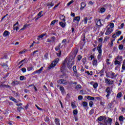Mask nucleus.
I'll use <instances>...</instances> for the list:
<instances>
[{"label":"nucleus","mask_w":125,"mask_h":125,"mask_svg":"<svg viewBox=\"0 0 125 125\" xmlns=\"http://www.w3.org/2000/svg\"><path fill=\"white\" fill-rule=\"evenodd\" d=\"M105 11H106V9H105V8H102L100 9L101 13H104V12H105Z\"/></svg>","instance_id":"obj_41"},{"label":"nucleus","mask_w":125,"mask_h":125,"mask_svg":"<svg viewBox=\"0 0 125 125\" xmlns=\"http://www.w3.org/2000/svg\"><path fill=\"white\" fill-rule=\"evenodd\" d=\"M78 61H81V60H82V59L83 58V56H81V55H79L78 56Z\"/></svg>","instance_id":"obj_51"},{"label":"nucleus","mask_w":125,"mask_h":125,"mask_svg":"<svg viewBox=\"0 0 125 125\" xmlns=\"http://www.w3.org/2000/svg\"><path fill=\"white\" fill-rule=\"evenodd\" d=\"M9 35H10V32L7 30H5L3 33V37H8Z\"/></svg>","instance_id":"obj_18"},{"label":"nucleus","mask_w":125,"mask_h":125,"mask_svg":"<svg viewBox=\"0 0 125 125\" xmlns=\"http://www.w3.org/2000/svg\"><path fill=\"white\" fill-rule=\"evenodd\" d=\"M87 99H88V100H94L95 99L94 98V97H91L90 96H88L87 97Z\"/></svg>","instance_id":"obj_37"},{"label":"nucleus","mask_w":125,"mask_h":125,"mask_svg":"<svg viewBox=\"0 0 125 125\" xmlns=\"http://www.w3.org/2000/svg\"><path fill=\"white\" fill-rule=\"evenodd\" d=\"M121 73H123L124 71H125V63H123L122 65Z\"/></svg>","instance_id":"obj_39"},{"label":"nucleus","mask_w":125,"mask_h":125,"mask_svg":"<svg viewBox=\"0 0 125 125\" xmlns=\"http://www.w3.org/2000/svg\"><path fill=\"white\" fill-rule=\"evenodd\" d=\"M81 88H82V86L80 84H78L75 87V89H77V90H80Z\"/></svg>","instance_id":"obj_35"},{"label":"nucleus","mask_w":125,"mask_h":125,"mask_svg":"<svg viewBox=\"0 0 125 125\" xmlns=\"http://www.w3.org/2000/svg\"><path fill=\"white\" fill-rule=\"evenodd\" d=\"M51 42H55V40H56V38L54 36L51 37Z\"/></svg>","instance_id":"obj_34"},{"label":"nucleus","mask_w":125,"mask_h":125,"mask_svg":"<svg viewBox=\"0 0 125 125\" xmlns=\"http://www.w3.org/2000/svg\"><path fill=\"white\" fill-rule=\"evenodd\" d=\"M44 5H46V6H49V7H52L54 5V4H53L52 2H48L44 4Z\"/></svg>","instance_id":"obj_24"},{"label":"nucleus","mask_w":125,"mask_h":125,"mask_svg":"<svg viewBox=\"0 0 125 125\" xmlns=\"http://www.w3.org/2000/svg\"><path fill=\"white\" fill-rule=\"evenodd\" d=\"M90 84H91L93 85V87L95 89H96L97 87H98V83H94L93 82H91L90 83Z\"/></svg>","instance_id":"obj_11"},{"label":"nucleus","mask_w":125,"mask_h":125,"mask_svg":"<svg viewBox=\"0 0 125 125\" xmlns=\"http://www.w3.org/2000/svg\"><path fill=\"white\" fill-rule=\"evenodd\" d=\"M106 63L108 66L111 64V62H110V60L109 59H106Z\"/></svg>","instance_id":"obj_44"},{"label":"nucleus","mask_w":125,"mask_h":125,"mask_svg":"<svg viewBox=\"0 0 125 125\" xmlns=\"http://www.w3.org/2000/svg\"><path fill=\"white\" fill-rule=\"evenodd\" d=\"M97 49L99 52V55L97 56V58L99 60H100L102 57V45L99 44Z\"/></svg>","instance_id":"obj_2"},{"label":"nucleus","mask_w":125,"mask_h":125,"mask_svg":"<svg viewBox=\"0 0 125 125\" xmlns=\"http://www.w3.org/2000/svg\"><path fill=\"white\" fill-rule=\"evenodd\" d=\"M73 115L74 116L78 115V110L77 109L73 110Z\"/></svg>","instance_id":"obj_47"},{"label":"nucleus","mask_w":125,"mask_h":125,"mask_svg":"<svg viewBox=\"0 0 125 125\" xmlns=\"http://www.w3.org/2000/svg\"><path fill=\"white\" fill-rule=\"evenodd\" d=\"M112 32H113V30H112V29H111V28H108L106 31L105 35H110V34H111Z\"/></svg>","instance_id":"obj_15"},{"label":"nucleus","mask_w":125,"mask_h":125,"mask_svg":"<svg viewBox=\"0 0 125 125\" xmlns=\"http://www.w3.org/2000/svg\"><path fill=\"white\" fill-rule=\"evenodd\" d=\"M42 70H43V67H42L39 70H37L34 71V72H33L32 75H36V74H41Z\"/></svg>","instance_id":"obj_10"},{"label":"nucleus","mask_w":125,"mask_h":125,"mask_svg":"<svg viewBox=\"0 0 125 125\" xmlns=\"http://www.w3.org/2000/svg\"><path fill=\"white\" fill-rule=\"evenodd\" d=\"M71 106L73 109H75V108H77V105H76V104L74 102L71 103Z\"/></svg>","instance_id":"obj_38"},{"label":"nucleus","mask_w":125,"mask_h":125,"mask_svg":"<svg viewBox=\"0 0 125 125\" xmlns=\"http://www.w3.org/2000/svg\"><path fill=\"white\" fill-rule=\"evenodd\" d=\"M82 105H83V108H84V109H86V108H87V106H88L87 102H83L82 103Z\"/></svg>","instance_id":"obj_27"},{"label":"nucleus","mask_w":125,"mask_h":125,"mask_svg":"<svg viewBox=\"0 0 125 125\" xmlns=\"http://www.w3.org/2000/svg\"><path fill=\"white\" fill-rule=\"evenodd\" d=\"M44 121H45V122H46V123H48V125H54V124H51V125H50L49 117H47V116H46V117L44 118Z\"/></svg>","instance_id":"obj_22"},{"label":"nucleus","mask_w":125,"mask_h":125,"mask_svg":"<svg viewBox=\"0 0 125 125\" xmlns=\"http://www.w3.org/2000/svg\"><path fill=\"white\" fill-rule=\"evenodd\" d=\"M60 90L61 91L62 94L65 93V89L62 86H60Z\"/></svg>","instance_id":"obj_26"},{"label":"nucleus","mask_w":125,"mask_h":125,"mask_svg":"<svg viewBox=\"0 0 125 125\" xmlns=\"http://www.w3.org/2000/svg\"><path fill=\"white\" fill-rule=\"evenodd\" d=\"M103 120H104V117H103V116H100L98 118L97 121H98V122H102V121H103Z\"/></svg>","instance_id":"obj_31"},{"label":"nucleus","mask_w":125,"mask_h":125,"mask_svg":"<svg viewBox=\"0 0 125 125\" xmlns=\"http://www.w3.org/2000/svg\"><path fill=\"white\" fill-rule=\"evenodd\" d=\"M56 22H58V21L55 20L52 21V22L50 23L51 26H53V25H54L55 24V23H56Z\"/></svg>","instance_id":"obj_36"},{"label":"nucleus","mask_w":125,"mask_h":125,"mask_svg":"<svg viewBox=\"0 0 125 125\" xmlns=\"http://www.w3.org/2000/svg\"><path fill=\"white\" fill-rule=\"evenodd\" d=\"M106 92L107 93V95H106V97H107V99H109V97L110 96V94L112 93V91L110 90L109 87H107L105 90Z\"/></svg>","instance_id":"obj_7"},{"label":"nucleus","mask_w":125,"mask_h":125,"mask_svg":"<svg viewBox=\"0 0 125 125\" xmlns=\"http://www.w3.org/2000/svg\"><path fill=\"white\" fill-rule=\"evenodd\" d=\"M119 121L120 122H123L124 121V117L123 116H120L119 117Z\"/></svg>","instance_id":"obj_57"},{"label":"nucleus","mask_w":125,"mask_h":125,"mask_svg":"<svg viewBox=\"0 0 125 125\" xmlns=\"http://www.w3.org/2000/svg\"><path fill=\"white\" fill-rule=\"evenodd\" d=\"M27 26H30V24H28V25H24L23 26V27L22 28L21 30L22 31V30H25V29H26L27 28Z\"/></svg>","instance_id":"obj_49"},{"label":"nucleus","mask_w":125,"mask_h":125,"mask_svg":"<svg viewBox=\"0 0 125 125\" xmlns=\"http://www.w3.org/2000/svg\"><path fill=\"white\" fill-rule=\"evenodd\" d=\"M4 87H10V86L9 85H6V84H3L2 83H1L0 84V88H4Z\"/></svg>","instance_id":"obj_21"},{"label":"nucleus","mask_w":125,"mask_h":125,"mask_svg":"<svg viewBox=\"0 0 125 125\" xmlns=\"http://www.w3.org/2000/svg\"><path fill=\"white\" fill-rule=\"evenodd\" d=\"M108 74H110V76L107 77L110 79H116V78H117V76L118 75V74H115V73L112 71L109 72Z\"/></svg>","instance_id":"obj_6"},{"label":"nucleus","mask_w":125,"mask_h":125,"mask_svg":"<svg viewBox=\"0 0 125 125\" xmlns=\"http://www.w3.org/2000/svg\"><path fill=\"white\" fill-rule=\"evenodd\" d=\"M105 83H107V84H113V83H114V81L111 79L105 78Z\"/></svg>","instance_id":"obj_8"},{"label":"nucleus","mask_w":125,"mask_h":125,"mask_svg":"<svg viewBox=\"0 0 125 125\" xmlns=\"http://www.w3.org/2000/svg\"><path fill=\"white\" fill-rule=\"evenodd\" d=\"M24 79H25V76H21L20 77V80L21 81H24Z\"/></svg>","instance_id":"obj_50"},{"label":"nucleus","mask_w":125,"mask_h":125,"mask_svg":"<svg viewBox=\"0 0 125 125\" xmlns=\"http://www.w3.org/2000/svg\"><path fill=\"white\" fill-rule=\"evenodd\" d=\"M9 99H10V100H11V101H13V100L14 99V98L12 96H9Z\"/></svg>","instance_id":"obj_64"},{"label":"nucleus","mask_w":125,"mask_h":125,"mask_svg":"<svg viewBox=\"0 0 125 125\" xmlns=\"http://www.w3.org/2000/svg\"><path fill=\"white\" fill-rule=\"evenodd\" d=\"M9 75V73H7L5 74L4 77H3V79H5V78H7Z\"/></svg>","instance_id":"obj_63"},{"label":"nucleus","mask_w":125,"mask_h":125,"mask_svg":"<svg viewBox=\"0 0 125 125\" xmlns=\"http://www.w3.org/2000/svg\"><path fill=\"white\" fill-rule=\"evenodd\" d=\"M58 82L60 83V84H67V81L65 80L64 79H61L59 80Z\"/></svg>","instance_id":"obj_12"},{"label":"nucleus","mask_w":125,"mask_h":125,"mask_svg":"<svg viewBox=\"0 0 125 125\" xmlns=\"http://www.w3.org/2000/svg\"><path fill=\"white\" fill-rule=\"evenodd\" d=\"M78 99L79 100H82L83 99V96L82 95L79 96L78 97Z\"/></svg>","instance_id":"obj_61"},{"label":"nucleus","mask_w":125,"mask_h":125,"mask_svg":"<svg viewBox=\"0 0 125 125\" xmlns=\"http://www.w3.org/2000/svg\"><path fill=\"white\" fill-rule=\"evenodd\" d=\"M115 60L122 62V61H123V56L120 55L117 56L115 58Z\"/></svg>","instance_id":"obj_16"},{"label":"nucleus","mask_w":125,"mask_h":125,"mask_svg":"<svg viewBox=\"0 0 125 125\" xmlns=\"http://www.w3.org/2000/svg\"><path fill=\"white\" fill-rule=\"evenodd\" d=\"M44 56L45 59H47L48 58V54L45 53Z\"/></svg>","instance_id":"obj_60"},{"label":"nucleus","mask_w":125,"mask_h":125,"mask_svg":"<svg viewBox=\"0 0 125 125\" xmlns=\"http://www.w3.org/2000/svg\"><path fill=\"white\" fill-rule=\"evenodd\" d=\"M94 113V109H92L89 112V115H92Z\"/></svg>","instance_id":"obj_56"},{"label":"nucleus","mask_w":125,"mask_h":125,"mask_svg":"<svg viewBox=\"0 0 125 125\" xmlns=\"http://www.w3.org/2000/svg\"><path fill=\"white\" fill-rule=\"evenodd\" d=\"M96 24L97 26H102V25H103V21H101L100 20H98L96 21Z\"/></svg>","instance_id":"obj_13"},{"label":"nucleus","mask_w":125,"mask_h":125,"mask_svg":"<svg viewBox=\"0 0 125 125\" xmlns=\"http://www.w3.org/2000/svg\"><path fill=\"white\" fill-rule=\"evenodd\" d=\"M62 47V46H61V43H59L55 48L56 51H58L57 52L56 54L57 56H58L59 57H60V56H61V50L60 49H61Z\"/></svg>","instance_id":"obj_3"},{"label":"nucleus","mask_w":125,"mask_h":125,"mask_svg":"<svg viewBox=\"0 0 125 125\" xmlns=\"http://www.w3.org/2000/svg\"><path fill=\"white\" fill-rule=\"evenodd\" d=\"M80 20H81V17L80 16L74 17V18L73 19V22H76V21H77V25H79V22H80Z\"/></svg>","instance_id":"obj_9"},{"label":"nucleus","mask_w":125,"mask_h":125,"mask_svg":"<svg viewBox=\"0 0 125 125\" xmlns=\"http://www.w3.org/2000/svg\"><path fill=\"white\" fill-rule=\"evenodd\" d=\"M21 70L22 71V73H26V68L25 67L21 68Z\"/></svg>","instance_id":"obj_53"},{"label":"nucleus","mask_w":125,"mask_h":125,"mask_svg":"<svg viewBox=\"0 0 125 125\" xmlns=\"http://www.w3.org/2000/svg\"><path fill=\"white\" fill-rule=\"evenodd\" d=\"M89 105L90 107H92V106H93V101H90L89 103Z\"/></svg>","instance_id":"obj_52"},{"label":"nucleus","mask_w":125,"mask_h":125,"mask_svg":"<svg viewBox=\"0 0 125 125\" xmlns=\"http://www.w3.org/2000/svg\"><path fill=\"white\" fill-rule=\"evenodd\" d=\"M12 101H13V102L15 103H16V104H18V101H17V100H16L15 98H14Z\"/></svg>","instance_id":"obj_59"},{"label":"nucleus","mask_w":125,"mask_h":125,"mask_svg":"<svg viewBox=\"0 0 125 125\" xmlns=\"http://www.w3.org/2000/svg\"><path fill=\"white\" fill-rule=\"evenodd\" d=\"M32 70H33V66L27 67V71H32Z\"/></svg>","instance_id":"obj_58"},{"label":"nucleus","mask_w":125,"mask_h":125,"mask_svg":"<svg viewBox=\"0 0 125 125\" xmlns=\"http://www.w3.org/2000/svg\"><path fill=\"white\" fill-rule=\"evenodd\" d=\"M81 6H82V7L84 8V7L85 6V3H84V2H82L81 3Z\"/></svg>","instance_id":"obj_55"},{"label":"nucleus","mask_w":125,"mask_h":125,"mask_svg":"<svg viewBox=\"0 0 125 125\" xmlns=\"http://www.w3.org/2000/svg\"><path fill=\"white\" fill-rule=\"evenodd\" d=\"M114 65L116 66V65H118L119 67H121V65H122V62H120L119 61H118L117 60H115L114 62Z\"/></svg>","instance_id":"obj_20"},{"label":"nucleus","mask_w":125,"mask_h":125,"mask_svg":"<svg viewBox=\"0 0 125 125\" xmlns=\"http://www.w3.org/2000/svg\"><path fill=\"white\" fill-rule=\"evenodd\" d=\"M114 23H111L110 24V28H114Z\"/></svg>","instance_id":"obj_62"},{"label":"nucleus","mask_w":125,"mask_h":125,"mask_svg":"<svg viewBox=\"0 0 125 125\" xmlns=\"http://www.w3.org/2000/svg\"><path fill=\"white\" fill-rule=\"evenodd\" d=\"M83 21H84V24H87V21H88V20H87V17H84V19Z\"/></svg>","instance_id":"obj_40"},{"label":"nucleus","mask_w":125,"mask_h":125,"mask_svg":"<svg viewBox=\"0 0 125 125\" xmlns=\"http://www.w3.org/2000/svg\"><path fill=\"white\" fill-rule=\"evenodd\" d=\"M60 19H61L62 21H63V22H65L66 21V20L65 19V16L62 15H61L60 16Z\"/></svg>","instance_id":"obj_29"},{"label":"nucleus","mask_w":125,"mask_h":125,"mask_svg":"<svg viewBox=\"0 0 125 125\" xmlns=\"http://www.w3.org/2000/svg\"><path fill=\"white\" fill-rule=\"evenodd\" d=\"M92 64L94 66H97V59H95L93 60Z\"/></svg>","instance_id":"obj_30"},{"label":"nucleus","mask_w":125,"mask_h":125,"mask_svg":"<svg viewBox=\"0 0 125 125\" xmlns=\"http://www.w3.org/2000/svg\"><path fill=\"white\" fill-rule=\"evenodd\" d=\"M64 22L61 21L59 22V25L62 27V28H65L66 27V22L63 21Z\"/></svg>","instance_id":"obj_19"},{"label":"nucleus","mask_w":125,"mask_h":125,"mask_svg":"<svg viewBox=\"0 0 125 125\" xmlns=\"http://www.w3.org/2000/svg\"><path fill=\"white\" fill-rule=\"evenodd\" d=\"M73 2H74V0H72L70 1H69L68 3H67V6H70L72 3H73Z\"/></svg>","instance_id":"obj_48"},{"label":"nucleus","mask_w":125,"mask_h":125,"mask_svg":"<svg viewBox=\"0 0 125 125\" xmlns=\"http://www.w3.org/2000/svg\"><path fill=\"white\" fill-rule=\"evenodd\" d=\"M55 124L56 125H60V120L58 118H55L54 120Z\"/></svg>","instance_id":"obj_23"},{"label":"nucleus","mask_w":125,"mask_h":125,"mask_svg":"<svg viewBox=\"0 0 125 125\" xmlns=\"http://www.w3.org/2000/svg\"><path fill=\"white\" fill-rule=\"evenodd\" d=\"M98 42H100V43H101V44H100V45H102V43L103 42V38H99L98 39Z\"/></svg>","instance_id":"obj_33"},{"label":"nucleus","mask_w":125,"mask_h":125,"mask_svg":"<svg viewBox=\"0 0 125 125\" xmlns=\"http://www.w3.org/2000/svg\"><path fill=\"white\" fill-rule=\"evenodd\" d=\"M78 52H79V51L78 50V49H75L73 51V55H74V56H76V55H77V54H78Z\"/></svg>","instance_id":"obj_32"},{"label":"nucleus","mask_w":125,"mask_h":125,"mask_svg":"<svg viewBox=\"0 0 125 125\" xmlns=\"http://www.w3.org/2000/svg\"><path fill=\"white\" fill-rule=\"evenodd\" d=\"M58 62H59V58H56L48 67V69H52V68H54Z\"/></svg>","instance_id":"obj_4"},{"label":"nucleus","mask_w":125,"mask_h":125,"mask_svg":"<svg viewBox=\"0 0 125 125\" xmlns=\"http://www.w3.org/2000/svg\"><path fill=\"white\" fill-rule=\"evenodd\" d=\"M46 35V33L41 34V35L38 36L37 38L38 41H40L41 39H42V38Z\"/></svg>","instance_id":"obj_25"},{"label":"nucleus","mask_w":125,"mask_h":125,"mask_svg":"<svg viewBox=\"0 0 125 125\" xmlns=\"http://www.w3.org/2000/svg\"><path fill=\"white\" fill-rule=\"evenodd\" d=\"M75 64V59L73 57H70L68 62H67V68L68 69H72V67H73V65Z\"/></svg>","instance_id":"obj_1"},{"label":"nucleus","mask_w":125,"mask_h":125,"mask_svg":"<svg viewBox=\"0 0 125 125\" xmlns=\"http://www.w3.org/2000/svg\"><path fill=\"white\" fill-rule=\"evenodd\" d=\"M117 37H119V36H121L122 35V31H119L116 32V34H115Z\"/></svg>","instance_id":"obj_43"},{"label":"nucleus","mask_w":125,"mask_h":125,"mask_svg":"<svg viewBox=\"0 0 125 125\" xmlns=\"http://www.w3.org/2000/svg\"><path fill=\"white\" fill-rule=\"evenodd\" d=\"M38 17L35 19V20H38V19H40L41 17H42L43 16V15H42V11H40L38 14Z\"/></svg>","instance_id":"obj_17"},{"label":"nucleus","mask_w":125,"mask_h":125,"mask_svg":"<svg viewBox=\"0 0 125 125\" xmlns=\"http://www.w3.org/2000/svg\"><path fill=\"white\" fill-rule=\"evenodd\" d=\"M8 63V62H6L5 63H3L2 65V66L3 68H6L7 69H8V64H7Z\"/></svg>","instance_id":"obj_28"},{"label":"nucleus","mask_w":125,"mask_h":125,"mask_svg":"<svg viewBox=\"0 0 125 125\" xmlns=\"http://www.w3.org/2000/svg\"><path fill=\"white\" fill-rule=\"evenodd\" d=\"M82 62L83 64H85L86 62V58H84L82 59Z\"/></svg>","instance_id":"obj_45"},{"label":"nucleus","mask_w":125,"mask_h":125,"mask_svg":"<svg viewBox=\"0 0 125 125\" xmlns=\"http://www.w3.org/2000/svg\"><path fill=\"white\" fill-rule=\"evenodd\" d=\"M123 48H124V46L123 45H120L119 46V49H120V50H122Z\"/></svg>","instance_id":"obj_54"},{"label":"nucleus","mask_w":125,"mask_h":125,"mask_svg":"<svg viewBox=\"0 0 125 125\" xmlns=\"http://www.w3.org/2000/svg\"><path fill=\"white\" fill-rule=\"evenodd\" d=\"M117 97L118 98H121V97H122V93L119 92L118 94H117Z\"/></svg>","instance_id":"obj_46"},{"label":"nucleus","mask_w":125,"mask_h":125,"mask_svg":"<svg viewBox=\"0 0 125 125\" xmlns=\"http://www.w3.org/2000/svg\"><path fill=\"white\" fill-rule=\"evenodd\" d=\"M68 60V59L66 58L64 62H62L63 66H66V64H67V61Z\"/></svg>","instance_id":"obj_42"},{"label":"nucleus","mask_w":125,"mask_h":125,"mask_svg":"<svg viewBox=\"0 0 125 125\" xmlns=\"http://www.w3.org/2000/svg\"><path fill=\"white\" fill-rule=\"evenodd\" d=\"M105 119H104V124L103 125H107V124L108 123V124L109 125H111L112 124V123L113 122V120L110 118H108L107 119V121H106L107 120V117H104Z\"/></svg>","instance_id":"obj_5"},{"label":"nucleus","mask_w":125,"mask_h":125,"mask_svg":"<svg viewBox=\"0 0 125 125\" xmlns=\"http://www.w3.org/2000/svg\"><path fill=\"white\" fill-rule=\"evenodd\" d=\"M73 70L74 72L73 75L77 77V76H78V72L77 71V66L76 65L73 66Z\"/></svg>","instance_id":"obj_14"}]
</instances>
